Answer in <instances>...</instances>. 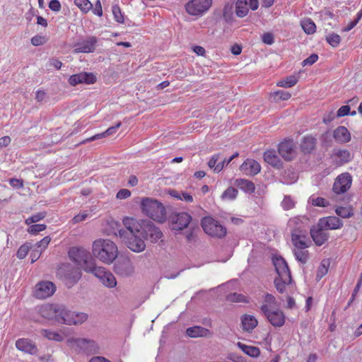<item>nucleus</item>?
Returning <instances> with one entry per match:
<instances>
[{"mask_svg":"<svg viewBox=\"0 0 362 362\" xmlns=\"http://www.w3.org/2000/svg\"><path fill=\"white\" fill-rule=\"evenodd\" d=\"M352 183V177L349 173H344L338 175L334 182L333 191L340 194L348 191Z\"/></svg>","mask_w":362,"mask_h":362,"instance_id":"obj_12","label":"nucleus"},{"mask_svg":"<svg viewBox=\"0 0 362 362\" xmlns=\"http://www.w3.org/2000/svg\"><path fill=\"white\" fill-rule=\"evenodd\" d=\"M264 160L272 167L280 169L283 166V163L274 150L266 151L264 153Z\"/></svg>","mask_w":362,"mask_h":362,"instance_id":"obj_27","label":"nucleus"},{"mask_svg":"<svg viewBox=\"0 0 362 362\" xmlns=\"http://www.w3.org/2000/svg\"><path fill=\"white\" fill-rule=\"evenodd\" d=\"M233 11V4L228 2L225 4L223 9V14L225 18L230 16Z\"/></svg>","mask_w":362,"mask_h":362,"instance_id":"obj_63","label":"nucleus"},{"mask_svg":"<svg viewBox=\"0 0 362 362\" xmlns=\"http://www.w3.org/2000/svg\"><path fill=\"white\" fill-rule=\"evenodd\" d=\"M74 3L83 13H86L93 9V4L89 0H74Z\"/></svg>","mask_w":362,"mask_h":362,"instance_id":"obj_46","label":"nucleus"},{"mask_svg":"<svg viewBox=\"0 0 362 362\" xmlns=\"http://www.w3.org/2000/svg\"><path fill=\"white\" fill-rule=\"evenodd\" d=\"M56 291L55 285L49 281H42L37 283L34 291V296L39 299H45L52 296Z\"/></svg>","mask_w":362,"mask_h":362,"instance_id":"obj_11","label":"nucleus"},{"mask_svg":"<svg viewBox=\"0 0 362 362\" xmlns=\"http://www.w3.org/2000/svg\"><path fill=\"white\" fill-rule=\"evenodd\" d=\"M67 346L77 353L94 355L100 352V347L97 341L88 338L69 337L66 340Z\"/></svg>","mask_w":362,"mask_h":362,"instance_id":"obj_6","label":"nucleus"},{"mask_svg":"<svg viewBox=\"0 0 362 362\" xmlns=\"http://www.w3.org/2000/svg\"><path fill=\"white\" fill-rule=\"evenodd\" d=\"M280 156L286 161H291L297 156V146L291 139H285L278 146Z\"/></svg>","mask_w":362,"mask_h":362,"instance_id":"obj_10","label":"nucleus"},{"mask_svg":"<svg viewBox=\"0 0 362 362\" xmlns=\"http://www.w3.org/2000/svg\"><path fill=\"white\" fill-rule=\"evenodd\" d=\"M240 170L246 175H255L259 173L261 166L253 159H247L240 166Z\"/></svg>","mask_w":362,"mask_h":362,"instance_id":"obj_24","label":"nucleus"},{"mask_svg":"<svg viewBox=\"0 0 362 362\" xmlns=\"http://www.w3.org/2000/svg\"><path fill=\"white\" fill-rule=\"evenodd\" d=\"M16 347L18 350L30 355H35L37 352L35 344L27 338L18 339L16 341Z\"/></svg>","mask_w":362,"mask_h":362,"instance_id":"obj_20","label":"nucleus"},{"mask_svg":"<svg viewBox=\"0 0 362 362\" xmlns=\"http://www.w3.org/2000/svg\"><path fill=\"white\" fill-rule=\"evenodd\" d=\"M131 196V192L127 189H120L116 195V197L119 199H125Z\"/></svg>","mask_w":362,"mask_h":362,"instance_id":"obj_62","label":"nucleus"},{"mask_svg":"<svg viewBox=\"0 0 362 362\" xmlns=\"http://www.w3.org/2000/svg\"><path fill=\"white\" fill-rule=\"evenodd\" d=\"M112 13L117 22L119 23H123L124 22V16L118 6L115 5L112 6Z\"/></svg>","mask_w":362,"mask_h":362,"instance_id":"obj_54","label":"nucleus"},{"mask_svg":"<svg viewBox=\"0 0 362 362\" xmlns=\"http://www.w3.org/2000/svg\"><path fill=\"white\" fill-rule=\"evenodd\" d=\"M40 315L45 319L59 324L69 325L71 310L60 304L46 303L39 310Z\"/></svg>","mask_w":362,"mask_h":362,"instance_id":"obj_3","label":"nucleus"},{"mask_svg":"<svg viewBox=\"0 0 362 362\" xmlns=\"http://www.w3.org/2000/svg\"><path fill=\"white\" fill-rule=\"evenodd\" d=\"M202 227L210 236L223 238L227 233L226 227L211 217H204L202 220Z\"/></svg>","mask_w":362,"mask_h":362,"instance_id":"obj_8","label":"nucleus"},{"mask_svg":"<svg viewBox=\"0 0 362 362\" xmlns=\"http://www.w3.org/2000/svg\"><path fill=\"white\" fill-rule=\"evenodd\" d=\"M122 123L117 122L115 126L109 127L106 131L103 133L97 134L90 138L86 139L83 143L93 141L100 139L116 133L117 130L121 127Z\"/></svg>","mask_w":362,"mask_h":362,"instance_id":"obj_30","label":"nucleus"},{"mask_svg":"<svg viewBox=\"0 0 362 362\" xmlns=\"http://www.w3.org/2000/svg\"><path fill=\"white\" fill-rule=\"evenodd\" d=\"M51 241V238L49 236H46L43 238L40 241L36 243V250L37 252H42L47 247Z\"/></svg>","mask_w":362,"mask_h":362,"instance_id":"obj_52","label":"nucleus"},{"mask_svg":"<svg viewBox=\"0 0 362 362\" xmlns=\"http://www.w3.org/2000/svg\"><path fill=\"white\" fill-rule=\"evenodd\" d=\"M325 230L324 228L318 226L317 228L310 229V235L315 243L318 246L323 245L327 240L328 235Z\"/></svg>","mask_w":362,"mask_h":362,"instance_id":"obj_25","label":"nucleus"},{"mask_svg":"<svg viewBox=\"0 0 362 362\" xmlns=\"http://www.w3.org/2000/svg\"><path fill=\"white\" fill-rule=\"evenodd\" d=\"M264 315L274 327H281L285 323L286 316L279 308L271 310Z\"/></svg>","mask_w":362,"mask_h":362,"instance_id":"obj_18","label":"nucleus"},{"mask_svg":"<svg viewBox=\"0 0 362 362\" xmlns=\"http://www.w3.org/2000/svg\"><path fill=\"white\" fill-rule=\"evenodd\" d=\"M125 228L131 233L141 234L144 239L149 240L155 243L163 238V233L149 221L137 220L132 217H126L123 219Z\"/></svg>","mask_w":362,"mask_h":362,"instance_id":"obj_1","label":"nucleus"},{"mask_svg":"<svg viewBox=\"0 0 362 362\" xmlns=\"http://www.w3.org/2000/svg\"><path fill=\"white\" fill-rule=\"evenodd\" d=\"M308 203L311 204L313 206H320V207H325L327 206L329 203V202L320 197H316L315 195H311L308 199Z\"/></svg>","mask_w":362,"mask_h":362,"instance_id":"obj_43","label":"nucleus"},{"mask_svg":"<svg viewBox=\"0 0 362 362\" xmlns=\"http://www.w3.org/2000/svg\"><path fill=\"white\" fill-rule=\"evenodd\" d=\"M88 315L83 312H77L71 310L69 325H79L88 320Z\"/></svg>","mask_w":362,"mask_h":362,"instance_id":"obj_31","label":"nucleus"},{"mask_svg":"<svg viewBox=\"0 0 362 362\" xmlns=\"http://www.w3.org/2000/svg\"><path fill=\"white\" fill-rule=\"evenodd\" d=\"M272 261L277 274L274 279V285L276 290L282 293L286 291V286L291 283V272L283 257L274 256Z\"/></svg>","mask_w":362,"mask_h":362,"instance_id":"obj_4","label":"nucleus"},{"mask_svg":"<svg viewBox=\"0 0 362 362\" xmlns=\"http://www.w3.org/2000/svg\"><path fill=\"white\" fill-rule=\"evenodd\" d=\"M238 195V190L233 187L226 189L221 196L222 201H233L235 199Z\"/></svg>","mask_w":362,"mask_h":362,"instance_id":"obj_44","label":"nucleus"},{"mask_svg":"<svg viewBox=\"0 0 362 362\" xmlns=\"http://www.w3.org/2000/svg\"><path fill=\"white\" fill-rule=\"evenodd\" d=\"M336 163L339 165H341L351 161L353 158V155L348 150H339L335 153Z\"/></svg>","mask_w":362,"mask_h":362,"instance_id":"obj_32","label":"nucleus"},{"mask_svg":"<svg viewBox=\"0 0 362 362\" xmlns=\"http://www.w3.org/2000/svg\"><path fill=\"white\" fill-rule=\"evenodd\" d=\"M61 7V4L58 0H52L49 3V8L54 12L59 11Z\"/></svg>","mask_w":362,"mask_h":362,"instance_id":"obj_64","label":"nucleus"},{"mask_svg":"<svg viewBox=\"0 0 362 362\" xmlns=\"http://www.w3.org/2000/svg\"><path fill=\"white\" fill-rule=\"evenodd\" d=\"M326 41L333 47L339 46L341 42V37L336 33H331L326 36Z\"/></svg>","mask_w":362,"mask_h":362,"instance_id":"obj_48","label":"nucleus"},{"mask_svg":"<svg viewBox=\"0 0 362 362\" xmlns=\"http://www.w3.org/2000/svg\"><path fill=\"white\" fill-rule=\"evenodd\" d=\"M262 40L264 44L271 45L274 43L273 35L270 33H264L262 36Z\"/></svg>","mask_w":362,"mask_h":362,"instance_id":"obj_61","label":"nucleus"},{"mask_svg":"<svg viewBox=\"0 0 362 362\" xmlns=\"http://www.w3.org/2000/svg\"><path fill=\"white\" fill-rule=\"evenodd\" d=\"M29 251V247L26 245H21L17 251V257L19 259H23L26 257Z\"/></svg>","mask_w":362,"mask_h":362,"instance_id":"obj_59","label":"nucleus"},{"mask_svg":"<svg viewBox=\"0 0 362 362\" xmlns=\"http://www.w3.org/2000/svg\"><path fill=\"white\" fill-rule=\"evenodd\" d=\"M85 272L93 274L95 277L101 280L107 270L103 267L96 266L95 261H93L90 266L85 268Z\"/></svg>","mask_w":362,"mask_h":362,"instance_id":"obj_33","label":"nucleus"},{"mask_svg":"<svg viewBox=\"0 0 362 362\" xmlns=\"http://www.w3.org/2000/svg\"><path fill=\"white\" fill-rule=\"evenodd\" d=\"M69 257L84 271L85 268L90 266L94 261L89 252L83 247H71L69 251Z\"/></svg>","mask_w":362,"mask_h":362,"instance_id":"obj_7","label":"nucleus"},{"mask_svg":"<svg viewBox=\"0 0 362 362\" xmlns=\"http://www.w3.org/2000/svg\"><path fill=\"white\" fill-rule=\"evenodd\" d=\"M291 242L294 247L300 249H307L309 246V238L308 232L300 233L294 232L291 233Z\"/></svg>","mask_w":362,"mask_h":362,"instance_id":"obj_23","label":"nucleus"},{"mask_svg":"<svg viewBox=\"0 0 362 362\" xmlns=\"http://www.w3.org/2000/svg\"><path fill=\"white\" fill-rule=\"evenodd\" d=\"M93 256L106 264H112L118 256L116 244L110 239L98 238L92 245Z\"/></svg>","mask_w":362,"mask_h":362,"instance_id":"obj_2","label":"nucleus"},{"mask_svg":"<svg viewBox=\"0 0 362 362\" xmlns=\"http://www.w3.org/2000/svg\"><path fill=\"white\" fill-rule=\"evenodd\" d=\"M97 42L95 37H90L86 40L78 42L74 45V53H90L95 49Z\"/></svg>","mask_w":362,"mask_h":362,"instance_id":"obj_16","label":"nucleus"},{"mask_svg":"<svg viewBox=\"0 0 362 362\" xmlns=\"http://www.w3.org/2000/svg\"><path fill=\"white\" fill-rule=\"evenodd\" d=\"M228 300L236 303H247V298L242 294L232 293L228 296Z\"/></svg>","mask_w":362,"mask_h":362,"instance_id":"obj_51","label":"nucleus"},{"mask_svg":"<svg viewBox=\"0 0 362 362\" xmlns=\"http://www.w3.org/2000/svg\"><path fill=\"white\" fill-rule=\"evenodd\" d=\"M186 334L192 338L196 337H207L211 335V332L204 327L200 326H194L189 327L186 330Z\"/></svg>","mask_w":362,"mask_h":362,"instance_id":"obj_29","label":"nucleus"},{"mask_svg":"<svg viewBox=\"0 0 362 362\" xmlns=\"http://www.w3.org/2000/svg\"><path fill=\"white\" fill-rule=\"evenodd\" d=\"M46 42V38L44 36L35 35L31 38V43L34 46L42 45Z\"/></svg>","mask_w":362,"mask_h":362,"instance_id":"obj_58","label":"nucleus"},{"mask_svg":"<svg viewBox=\"0 0 362 362\" xmlns=\"http://www.w3.org/2000/svg\"><path fill=\"white\" fill-rule=\"evenodd\" d=\"M237 346L247 355L251 357H257L260 354L259 348L253 346H248L241 342H238Z\"/></svg>","mask_w":362,"mask_h":362,"instance_id":"obj_35","label":"nucleus"},{"mask_svg":"<svg viewBox=\"0 0 362 362\" xmlns=\"http://www.w3.org/2000/svg\"><path fill=\"white\" fill-rule=\"evenodd\" d=\"M295 202L290 196H285L281 202V206L284 210H290L295 206Z\"/></svg>","mask_w":362,"mask_h":362,"instance_id":"obj_53","label":"nucleus"},{"mask_svg":"<svg viewBox=\"0 0 362 362\" xmlns=\"http://www.w3.org/2000/svg\"><path fill=\"white\" fill-rule=\"evenodd\" d=\"M89 216V214L86 211L80 212L76 215L71 220L74 224L78 223L85 221Z\"/></svg>","mask_w":362,"mask_h":362,"instance_id":"obj_56","label":"nucleus"},{"mask_svg":"<svg viewBox=\"0 0 362 362\" xmlns=\"http://www.w3.org/2000/svg\"><path fill=\"white\" fill-rule=\"evenodd\" d=\"M333 136L336 141L341 144L347 143L351 140V134L344 126L338 127L334 131Z\"/></svg>","mask_w":362,"mask_h":362,"instance_id":"obj_28","label":"nucleus"},{"mask_svg":"<svg viewBox=\"0 0 362 362\" xmlns=\"http://www.w3.org/2000/svg\"><path fill=\"white\" fill-rule=\"evenodd\" d=\"M309 219L305 216H295L291 218L288 222V226L294 232L305 233L309 228Z\"/></svg>","mask_w":362,"mask_h":362,"instance_id":"obj_13","label":"nucleus"},{"mask_svg":"<svg viewBox=\"0 0 362 362\" xmlns=\"http://www.w3.org/2000/svg\"><path fill=\"white\" fill-rule=\"evenodd\" d=\"M45 216H46L45 212H44V211L38 212V213L28 217L25 220V223L27 225H30L33 223L38 222L39 221L42 220L45 217Z\"/></svg>","mask_w":362,"mask_h":362,"instance_id":"obj_50","label":"nucleus"},{"mask_svg":"<svg viewBox=\"0 0 362 362\" xmlns=\"http://www.w3.org/2000/svg\"><path fill=\"white\" fill-rule=\"evenodd\" d=\"M235 185L239 189L245 192H253L255 189L253 182L245 179L236 180Z\"/></svg>","mask_w":362,"mask_h":362,"instance_id":"obj_37","label":"nucleus"},{"mask_svg":"<svg viewBox=\"0 0 362 362\" xmlns=\"http://www.w3.org/2000/svg\"><path fill=\"white\" fill-rule=\"evenodd\" d=\"M298 81V77L294 75H291L287 76L286 78L279 81L276 83L277 86L283 87V88H290L293 86L297 83Z\"/></svg>","mask_w":362,"mask_h":362,"instance_id":"obj_39","label":"nucleus"},{"mask_svg":"<svg viewBox=\"0 0 362 362\" xmlns=\"http://www.w3.org/2000/svg\"><path fill=\"white\" fill-rule=\"evenodd\" d=\"M293 254L296 259L302 264H305L308 259V251L306 249L294 247Z\"/></svg>","mask_w":362,"mask_h":362,"instance_id":"obj_40","label":"nucleus"},{"mask_svg":"<svg viewBox=\"0 0 362 362\" xmlns=\"http://www.w3.org/2000/svg\"><path fill=\"white\" fill-rule=\"evenodd\" d=\"M249 8L247 0H238L235 4V13L240 18H243L248 13Z\"/></svg>","mask_w":362,"mask_h":362,"instance_id":"obj_36","label":"nucleus"},{"mask_svg":"<svg viewBox=\"0 0 362 362\" xmlns=\"http://www.w3.org/2000/svg\"><path fill=\"white\" fill-rule=\"evenodd\" d=\"M329 260L328 259H323L317 272V278L320 279H322L325 275H326L328 272L329 267Z\"/></svg>","mask_w":362,"mask_h":362,"instance_id":"obj_45","label":"nucleus"},{"mask_svg":"<svg viewBox=\"0 0 362 362\" xmlns=\"http://www.w3.org/2000/svg\"><path fill=\"white\" fill-rule=\"evenodd\" d=\"M343 222L336 216H328L320 219L318 227L324 228L325 230H335L341 228Z\"/></svg>","mask_w":362,"mask_h":362,"instance_id":"obj_22","label":"nucleus"},{"mask_svg":"<svg viewBox=\"0 0 362 362\" xmlns=\"http://www.w3.org/2000/svg\"><path fill=\"white\" fill-rule=\"evenodd\" d=\"M191 220L192 217L187 213H180L174 217L172 228L175 230H182L188 226Z\"/></svg>","mask_w":362,"mask_h":362,"instance_id":"obj_21","label":"nucleus"},{"mask_svg":"<svg viewBox=\"0 0 362 362\" xmlns=\"http://www.w3.org/2000/svg\"><path fill=\"white\" fill-rule=\"evenodd\" d=\"M40 332L41 334L48 340H52L58 342L62 341L64 340L63 335L57 331L43 329Z\"/></svg>","mask_w":362,"mask_h":362,"instance_id":"obj_34","label":"nucleus"},{"mask_svg":"<svg viewBox=\"0 0 362 362\" xmlns=\"http://www.w3.org/2000/svg\"><path fill=\"white\" fill-rule=\"evenodd\" d=\"M114 268L115 273L122 276H129L134 272V265L128 258L119 259L115 264Z\"/></svg>","mask_w":362,"mask_h":362,"instance_id":"obj_14","label":"nucleus"},{"mask_svg":"<svg viewBox=\"0 0 362 362\" xmlns=\"http://www.w3.org/2000/svg\"><path fill=\"white\" fill-rule=\"evenodd\" d=\"M101 283L109 288H114L117 285V281L114 275L109 271H107L105 275L100 280Z\"/></svg>","mask_w":362,"mask_h":362,"instance_id":"obj_41","label":"nucleus"},{"mask_svg":"<svg viewBox=\"0 0 362 362\" xmlns=\"http://www.w3.org/2000/svg\"><path fill=\"white\" fill-rule=\"evenodd\" d=\"M46 225L40 223V224H34L29 227L28 229V232L32 235H36L39 232L43 231L46 229Z\"/></svg>","mask_w":362,"mask_h":362,"instance_id":"obj_55","label":"nucleus"},{"mask_svg":"<svg viewBox=\"0 0 362 362\" xmlns=\"http://www.w3.org/2000/svg\"><path fill=\"white\" fill-rule=\"evenodd\" d=\"M131 237L128 238L126 244L127 247L134 252H143L146 248V243L144 238H141V234H136L129 232Z\"/></svg>","mask_w":362,"mask_h":362,"instance_id":"obj_17","label":"nucleus"},{"mask_svg":"<svg viewBox=\"0 0 362 362\" xmlns=\"http://www.w3.org/2000/svg\"><path fill=\"white\" fill-rule=\"evenodd\" d=\"M211 4L212 0H191L185 4V10L191 16H202Z\"/></svg>","mask_w":362,"mask_h":362,"instance_id":"obj_9","label":"nucleus"},{"mask_svg":"<svg viewBox=\"0 0 362 362\" xmlns=\"http://www.w3.org/2000/svg\"><path fill=\"white\" fill-rule=\"evenodd\" d=\"M336 214L344 218H350L354 215L353 209L351 206H339L335 209Z\"/></svg>","mask_w":362,"mask_h":362,"instance_id":"obj_47","label":"nucleus"},{"mask_svg":"<svg viewBox=\"0 0 362 362\" xmlns=\"http://www.w3.org/2000/svg\"><path fill=\"white\" fill-rule=\"evenodd\" d=\"M272 95L276 101L287 100L291 97V94L289 92L281 90L274 92Z\"/></svg>","mask_w":362,"mask_h":362,"instance_id":"obj_49","label":"nucleus"},{"mask_svg":"<svg viewBox=\"0 0 362 362\" xmlns=\"http://www.w3.org/2000/svg\"><path fill=\"white\" fill-rule=\"evenodd\" d=\"M240 320L243 329L247 332H252L258 325V320L252 315L245 314L241 316Z\"/></svg>","mask_w":362,"mask_h":362,"instance_id":"obj_26","label":"nucleus"},{"mask_svg":"<svg viewBox=\"0 0 362 362\" xmlns=\"http://www.w3.org/2000/svg\"><path fill=\"white\" fill-rule=\"evenodd\" d=\"M81 277V272L78 269H76L72 275L67 274V279L70 280L71 284L76 283Z\"/></svg>","mask_w":362,"mask_h":362,"instance_id":"obj_57","label":"nucleus"},{"mask_svg":"<svg viewBox=\"0 0 362 362\" xmlns=\"http://www.w3.org/2000/svg\"><path fill=\"white\" fill-rule=\"evenodd\" d=\"M96 81V77L93 73L81 72L71 75L69 78L70 85L75 86L80 83L93 84Z\"/></svg>","mask_w":362,"mask_h":362,"instance_id":"obj_15","label":"nucleus"},{"mask_svg":"<svg viewBox=\"0 0 362 362\" xmlns=\"http://www.w3.org/2000/svg\"><path fill=\"white\" fill-rule=\"evenodd\" d=\"M279 308V303L276 298L270 293H265L261 300L260 310L265 313Z\"/></svg>","mask_w":362,"mask_h":362,"instance_id":"obj_19","label":"nucleus"},{"mask_svg":"<svg viewBox=\"0 0 362 362\" xmlns=\"http://www.w3.org/2000/svg\"><path fill=\"white\" fill-rule=\"evenodd\" d=\"M318 59V56L316 54H313L302 62L303 66L312 65L315 63Z\"/></svg>","mask_w":362,"mask_h":362,"instance_id":"obj_60","label":"nucleus"},{"mask_svg":"<svg viewBox=\"0 0 362 362\" xmlns=\"http://www.w3.org/2000/svg\"><path fill=\"white\" fill-rule=\"evenodd\" d=\"M141 211L158 223H163L166 220V211L163 204L156 199L144 197L141 201Z\"/></svg>","mask_w":362,"mask_h":362,"instance_id":"obj_5","label":"nucleus"},{"mask_svg":"<svg viewBox=\"0 0 362 362\" xmlns=\"http://www.w3.org/2000/svg\"><path fill=\"white\" fill-rule=\"evenodd\" d=\"M301 27L304 32L308 35L313 34L316 31V25L310 18L303 20L301 22Z\"/></svg>","mask_w":362,"mask_h":362,"instance_id":"obj_42","label":"nucleus"},{"mask_svg":"<svg viewBox=\"0 0 362 362\" xmlns=\"http://www.w3.org/2000/svg\"><path fill=\"white\" fill-rule=\"evenodd\" d=\"M315 146V139L311 136H305L300 144V148L305 153H310Z\"/></svg>","mask_w":362,"mask_h":362,"instance_id":"obj_38","label":"nucleus"}]
</instances>
